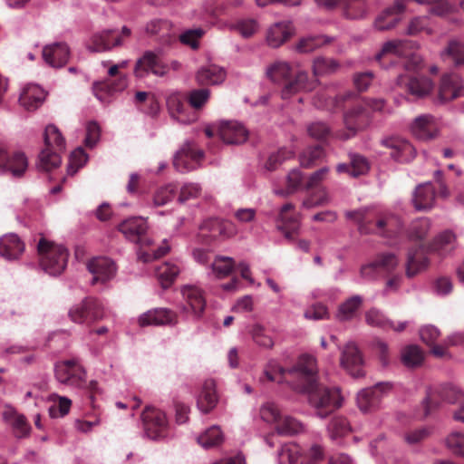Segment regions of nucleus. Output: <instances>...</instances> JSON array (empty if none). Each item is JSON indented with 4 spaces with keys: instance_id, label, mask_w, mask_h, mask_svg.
Listing matches in <instances>:
<instances>
[{
    "instance_id": "4d7b16f0",
    "label": "nucleus",
    "mask_w": 464,
    "mask_h": 464,
    "mask_svg": "<svg viewBox=\"0 0 464 464\" xmlns=\"http://www.w3.org/2000/svg\"><path fill=\"white\" fill-rule=\"evenodd\" d=\"M430 226V221L427 218L413 220L408 228V236L413 240H422L428 235Z\"/></svg>"
},
{
    "instance_id": "603ef678",
    "label": "nucleus",
    "mask_w": 464,
    "mask_h": 464,
    "mask_svg": "<svg viewBox=\"0 0 464 464\" xmlns=\"http://www.w3.org/2000/svg\"><path fill=\"white\" fill-rule=\"evenodd\" d=\"M60 151L52 150L51 149L44 148L39 154V160L37 167L45 171H50L61 164Z\"/></svg>"
},
{
    "instance_id": "338daca9",
    "label": "nucleus",
    "mask_w": 464,
    "mask_h": 464,
    "mask_svg": "<svg viewBox=\"0 0 464 464\" xmlns=\"http://www.w3.org/2000/svg\"><path fill=\"white\" fill-rule=\"evenodd\" d=\"M205 34V30L199 27L188 29L184 31L179 36V38L181 44L189 46L193 50H196L199 47V40L204 36Z\"/></svg>"
},
{
    "instance_id": "2eb2a0df",
    "label": "nucleus",
    "mask_w": 464,
    "mask_h": 464,
    "mask_svg": "<svg viewBox=\"0 0 464 464\" xmlns=\"http://www.w3.org/2000/svg\"><path fill=\"white\" fill-rule=\"evenodd\" d=\"M341 366L353 377L363 376V359L357 345L353 342H348L341 353Z\"/></svg>"
},
{
    "instance_id": "393cba45",
    "label": "nucleus",
    "mask_w": 464,
    "mask_h": 464,
    "mask_svg": "<svg viewBox=\"0 0 464 464\" xmlns=\"http://www.w3.org/2000/svg\"><path fill=\"white\" fill-rule=\"evenodd\" d=\"M436 188L432 182H425L416 187L412 195V203L416 210L427 211L435 205Z\"/></svg>"
},
{
    "instance_id": "4c0bfd02",
    "label": "nucleus",
    "mask_w": 464,
    "mask_h": 464,
    "mask_svg": "<svg viewBox=\"0 0 464 464\" xmlns=\"http://www.w3.org/2000/svg\"><path fill=\"white\" fill-rule=\"evenodd\" d=\"M412 47V43L409 41H388L382 45L380 53L376 55V59L381 60L382 57L389 55H394L396 57H406L411 54Z\"/></svg>"
},
{
    "instance_id": "a19ab883",
    "label": "nucleus",
    "mask_w": 464,
    "mask_h": 464,
    "mask_svg": "<svg viewBox=\"0 0 464 464\" xmlns=\"http://www.w3.org/2000/svg\"><path fill=\"white\" fill-rule=\"evenodd\" d=\"M304 177L303 172L298 169H293L286 176V185L285 188L275 190V194L281 197L292 195L298 190L304 189Z\"/></svg>"
},
{
    "instance_id": "2f4dec72",
    "label": "nucleus",
    "mask_w": 464,
    "mask_h": 464,
    "mask_svg": "<svg viewBox=\"0 0 464 464\" xmlns=\"http://www.w3.org/2000/svg\"><path fill=\"white\" fill-rule=\"evenodd\" d=\"M295 206L292 203H286L282 206L277 218V227L284 231L286 237H290L292 233H295L299 228V218L294 212Z\"/></svg>"
},
{
    "instance_id": "8fccbe9b",
    "label": "nucleus",
    "mask_w": 464,
    "mask_h": 464,
    "mask_svg": "<svg viewBox=\"0 0 464 464\" xmlns=\"http://www.w3.org/2000/svg\"><path fill=\"white\" fill-rule=\"evenodd\" d=\"M356 97V94L353 91H344L342 93L337 94L334 98H330L325 100L324 102H317L323 98V94L318 95L314 100V104L320 108H326L329 110H337L341 108L343 103L347 101L353 100Z\"/></svg>"
},
{
    "instance_id": "6e6552de",
    "label": "nucleus",
    "mask_w": 464,
    "mask_h": 464,
    "mask_svg": "<svg viewBox=\"0 0 464 464\" xmlns=\"http://www.w3.org/2000/svg\"><path fill=\"white\" fill-rule=\"evenodd\" d=\"M372 116L365 107L361 104L355 105L343 114L345 130L340 134L343 140L354 137L358 131L364 130L370 125Z\"/></svg>"
},
{
    "instance_id": "5701e85b",
    "label": "nucleus",
    "mask_w": 464,
    "mask_h": 464,
    "mask_svg": "<svg viewBox=\"0 0 464 464\" xmlns=\"http://www.w3.org/2000/svg\"><path fill=\"white\" fill-rule=\"evenodd\" d=\"M411 130L412 134L420 140H432L439 133L438 122L430 114H423L415 118Z\"/></svg>"
},
{
    "instance_id": "412c9836",
    "label": "nucleus",
    "mask_w": 464,
    "mask_h": 464,
    "mask_svg": "<svg viewBox=\"0 0 464 464\" xmlns=\"http://www.w3.org/2000/svg\"><path fill=\"white\" fill-rule=\"evenodd\" d=\"M140 326L147 325H173L178 322L177 314L169 308H154L140 315Z\"/></svg>"
},
{
    "instance_id": "7ed1b4c3",
    "label": "nucleus",
    "mask_w": 464,
    "mask_h": 464,
    "mask_svg": "<svg viewBox=\"0 0 464 464\" xmlns=\"http://www.w3.org/2000/svg\"><path fill=\"white\" fill-rule=\"evenodd\" d=\"M291 73V67L286 62H276L266 70L268 78L274 82H286L281 92L284 100L289 99L301 91L309 92L314 88L315 82L309 81L307 72L300 71L294 80H289Z\"/></svg>"
},
{
    "instance_id": "39448f33",
    "label": "nucleus",
    "mask_w": 464,
    "mask_h": 464,
    "mask_svg": "<svg viewBox=\"0 0 464 464\" xmlns=\"http://www.w3.org/2000/svg\"><path fill=\"white\" fill-rule=\"evenodd\" d=\"M68 316L75 324L90 326L104 318L105 308L99 299L89 296L74 304Z\"/></svg>"
},
{
    "instance_id": "6ab92c4d",
    "label": "nucleus",
    "mask_w": 464,
    "mask_h": 464,
    "mask_svg": "<svg viewBox=\"0 0 464 464\" xmlns=\"http://www.w3.org/2000/svg\"><path fill=\"white\" fill-rule=\"evenodd\" d=\"M218 131L220 139L226 144H241L248 137V131L245 126L236 121H220Z\"/></svg>"
},
{
    "instance_id": "72a5a7b5",
    "label": "nucleus",
    "mask_w": 464,
    "mask_h": 464,
    "mask_svg": "<svg viewBox=\"0 0 464 464\" xmlns=\"http://www.w3.org/2000/svg\"><path fill=\"white\" fill-rule=\"evenodd\" d=\"M226 77L225 69L212 63L201 66L196 73L197 82L202 85L220 84L226 80Z\"/></svg>"
},
{
    "instance_id": "ea45409f",
    "label": "nucleus",
    "mask_w": 464,
    "mask_h": 464,
    "mask_svg": "<svg viewBox=\"0 0 464 464\" xmlns=\"http://www.w3.org/2000/svg\"><path fill=\"white\" fill-rule=\"evenodd\" d=\"M127 85V77L122 75L115 81L108 80L102 82H96L93 86V90L95 96L101 102H105L106 98L101 92H106L108 95H113L116 92H122Z\"/></svg>"
},
{
    "instance_id": "aec40b11",
    "label": "nucleus",
    "mask_w": 464,
    "mask_h": 464,
    "mask_svg": "<svg viewBox=\"0 0 464 464\" xmlns=\"http://www.w3.org/2000/svg\"><path fill=\"white\" fill-rule=\"evenodd\" d=\"M382 144L390 149L391 157L398 162L411 161L416 154L414 147L406 140L398 137H390L382 140Z\"/></svg>"
},
{
    "instance_id": "20e7f679",
    "label": "nucleus",
    "mask_w": 464,
    "mask_h": 464,
    "mask_svg": "<svg viewBox=\"0 0 464 464\" xmlns=\"http://www.w3.org/2000/svg\"><path fill=\"white\" fill-rule=\"evenodd\" d=\"M40 266L50 276L62 274L67 266L69 253L62 245L54 244L45 238H41L37 244Z\"/></svg>"
},
{
    "instance_id": "4be33fe9",
    "label": "nucleus",
    "mask_w": 464,
    "mask_h": 464,
    "mask_svg": "<svg viewBox=\"0 0 464 464\" xmlns=\"http://www.w3.org/2000/svg\"><path fill=\"white\" fill-rule=\"evenodd\" d=\"M42 56L50 67L62 68L69 60L70 50L65 43H53L43 48Z\"/></svg>"
},
{
    "instance_id": "6e6d98bb",
    "label": "nucleus",
    "mask_w": 464,
    "mask_h": 464,
    "mask_svg": "<svg viewBox=\"0 0 464 464\" xmlns=\"http://www.w3.org/2000/svg\"><path fill=\"white\" fill-rule=\"evenodd\" d=\"M51 400L53 404L49 408V414L52 418H61L68 414L72 401L64 396L52 394Z\"/></svg>"
},
{
    "instance_id": "cd10ccee",
    "label": "nucleus",
    "mask_w": 464,
    "mask_h": 464,
    "mask_svg": "<svg viewBox=\"0 0 464 464\" xmlns=\"http://www.w3.org/2000/svg\"><path fill=\"white\" fill-rule=\"evenodd\" d=\"M24 248V242L16 234L9 233L0 237V256L7 261L18 259Z\"/></svg>"
},
{
    "instance_id": "a18cd8bd",
    "label": "nucleus",
    "mask_w": 464,
    "mask_h": 464,
    "mask_svg": "<svg viewBox=\"0 0 464 464\" xmlns=\"http://www.w3.org/2000/svg\"><path fill=\"white\" fill-rule=\"evenodd\" d=\"M180 267L176 263H164L156 269V276L158 277L161 286L168 288L178 276Z\"/></svg>"
},
{
    "instance_id": "ddd939ff",
    "label": "nucleus",
    "mask_w": 464,
    "mask_h": 464,
    "mask_svg": "<svg viewBox=\"0 0 464 464\" xmlns=\"http://www.w3.org/2000/svg\"><path fill=\"white\" fill-rule=\"evenodd\" d=\"M184 300L182 311L195 318H199L206 307V299L202 290L196 285H184L181 288Z\"/></svg>"
},
{
    "instance_id": "09e8293b",
    "label": "nucleus",
    "mask_w": 464,
    "mask_h": 464,
    "mask_svg": "<svg viewBox=\"0 0 464 464\" xmlns=\"http://www.w3.org/2000/svg\"><path fill=\"white\" fill-rule=\"evenodd\" d=\"M333 41L334 38L327 35L307 36L300 39L296 44V50L299 53H310L324 44L332 43Z\"/></svg>"
},
{
    "instance_id": "c9c22d12",
    "label": "nucleus",
    "mask_w": 464,
    "mask_h": 464,
    "mask_svg": "<svg viewBox=\"0 0 464 464\" xmlns=\"http://www.w3.org/2000/svg\"><path fill=\"white\" fill-rule=\"evenodd\" d=\"M218 401L215 382L213 380L205 381L197 398L198 410L203 413H208L217 406Z\"/></svg>"
},
{
    "instance_id": "13d9d810",
    "label": "nucleus",
    "mask_w": 464,
    "mask_h": 464,
    "mask_svg": "<svg viewBox=\"0 0 464 464\" xmlns=\"http://www.w3.org/2000/svg\"><path fill=\"white\" fill-rule=\"evenodd\" d=\"M330 198L327 188L320 187L316 191L312 192L302 202V207L306 209L314 208L316 207L324 206L329 203Z\"/></svg>"
},
{
    "instance_id": "bb28decb",
    "label": "nucleus",
    "mask_w": 464,
    "mask_h": 464,
    "mask_svg": "<svg viewBox=\"0 0 464 464\" xmlns=\"http://www.w3.org/2000/svg\"><path fill=\"white\" fill-rule=\"evenodd\" d=\"M44 90L37 84L29 83L25 85L19 96V103L27 111H35L45 100Z\"/></svg>"
},
{
    "instance_id": "9b49d317",
    "label": "nucleus",
    "mask_w": 464,
    "mask_h": 464,
    "mask_svg": "<svg viewBox=\"0 0 464 464\" xmlns=\"http://www.w3.org/2000/svg\"><path fill=\"white\" fill-rule=\"evenodd\" d=\"M87 268L92 276L90 280L92 285H105L114 278L117 271L115 263L103 256L91 259L87 264Z\"/></svg>"
},
{
    "instance_id": "dca6fc26",
    "label": "nucleus",
    "mask_w": 464,
    "mask_h": 464,
    "mask_svg": "<svg viewBox=\"0 0 464 464\" xmlns=\"http://www.w3.org/2000/svg\"><path fill=\"white\" fill-rule=\"evenodd\" d=\"M319 5L326 9H333L342 5L343 14L349 19H361L367 14L365 0H314Z\"/></svg>"
},
{
    "instance_id": "f257e3e1",
    "label": "nucleus",
    "mask_w": 464,
    "mask_h": 464,
    "mask_svg": "<svg viewBox=\"0 0 464 464\" xmlns=\"http://www.w3.org/2000/svg\"><path fill=\"white\" fill-rule=\"evenodd\" d=\"M264 373L269 381L285 382L294 391L307 393L309 404L320 419H325L342 406L343 397L338 388L316 384L317 366L313 355H301L295 366L290 369H285L277 361L270 360Z\"/></svg>"
},
{
    "instance_id": "7c9ffc66",
    "label": "nucleus",
    "mask_w": 464,
    "mask_h": 464,
    "mask_svg": "<svg viewBox=\"0 0 464 464\" xmlns=\"http://www.w3.org/2000/svg\"><path fill=\"white\" fill-rule=\"evenodd\" d=\"M294 27L289 21H281L272 24L266 32V44L273 48L283 44L293 34Z\"/></svg>"
},
{
    "instance_id": "9d476101",
    "label": "nucleus",
    "mask_w": 464,
    "mask_h": 464,
    "mask_svg": "<svg viewBox=\"0 0 464 464\" xmlns=\"http://www.w3.org/2000/svg\"><path fill=\"white\" fill-rule=\"evenodd\" d=\"M437 398L449 403H456L463 398V392L454 384H442L430 390L423 400L425 415H429L431 409L437 406Z\"/></svg>"
},
{
    "instance_id": "0e129e2a",
    "label": "nucleus",
    "mask_w": 464,
    "mask_h": 464,
    "mask_svg": "<svg viewBox=\"0 0 464 464\" xmlns=\"http://www.w3.org/2000/svg\"><path fill=\"white\" fill-rule=\"evenodd\" d=\"M445 444L454 455L464 459V433L451 432L445 439Z\"/></svg>"
},
{
    "instance_id": "bf43d9fd",
    "label": "nucleus",
    "mask_w": 464,
    "mask_h": 464,
    "mask_svg": "<svg viewBox=\"0 0 464 464\" xmlns=\"http://www.w3.org/2000/svg\"><path fill=\"white\" fill-rule=\"evenodd\" d=\"M423 361V353L418 345H408L401 351V362L407 367H415Z\"/></svg>"
},
{
    "instance_id": "f3484780",
    "label": "nucleus",
    "mask_w": 464,
    "mask_h": 464,
    "mask_svg": "<svg viewBox=\"0 0 464 464\" xmlns=\"http://www.w3.org/2000/svg\"><path fill=\"white\" fill-rule=\"evenodd\" d=\"M462 96H464V84L461 78L454 72L443 74L439 87L440 102H446Z\"/></svg>"
},
{
    "instance_id": "79ce46f5",
    "label": "nucleus",
    "mask_w": 464,
    "mask_h": 464,
    "mask_svg": "<svg viewBox=\"0 0 464 464\" xmlns=\"http://www.w3.org/2000/svg\"><path fill=\"white\" fill-rule=\"evenodd\" d=\"M456 245V236L450 230L443 231L439 234L430 246L431 252H435L440 256L450 252Z\"/></svg>"
},
{
    "instance_id": "de8ad7c7",
    "label": "nucleus",
    "mask_w": 464,
    "mask_h": 464,
    "mask_svg": "<svg viewBox=\"0 0 464 464\" xmlns=\"http://www.w3.org/2000/svg\"><path fill=\"white\" fill-rule=\"evenodd\" d=\"M223 433L220 428L213 425L202 432L197 440L204 449H210L220 445L223 441Z\"/></svg>"
},
{
    "instance_id": "774afa93",
    "label": "nucleus",
    "mask_w": 464,
    "mask_h": 464,
    "mask_svg": "<svg viewBox=\"0 0 464 464\" xmlns=\"http://www.w3.org/2000/svg\"><path fill=\"white\" fill-rule=\"evenodd\" d=\"M294 156V151L289 149L282 148L278 150L276 152H274L269 155L265 168L273 171L277 169V167L282 164L285 160L291 159Z\"/></svg>"
},
{
    "instance_id": "e2e57ef3",
    "label": "nucleus",
    "mask_w": 464,
    "mask_h": 464,
    "mask_svg": "<svg viewBox=\"0 0 464 464\" xmlns=\"http://www.w3.org/2000/svg\"><path fill=\"white\" fill-rule=\"evenodd\" d=\"M380 399L375 396L374 391H372L371 388L363 389L357 394V404L363 412L376 407Z\"/></svg>"
},
{
    "instance_id": "e433bc0d",
    "label": "nucleus",
    "mask_w": 464,
    "mask_h": 464,
    "mask_svg": "<svg viewBox=\"0 0 464 464\" xmlns=\"http://www.w3.org/2000/svg\"><path fill=\"white\" fill-rule=\"evenodd\" d=\"M363 299L359 295H354L341 303L335 313V318L339 322L352 321L357 315L362 304Z\"/></svg>"
},
{
    "instance_id": "c756f323",
    "label": "nucleus",
    "mask_w": 464,
    "mask_h": 464,
    "mask_svg": "<svg viewBox=\"0 0 464 464\" xmlns=\"http://www.w3.org/2000/svg\"><path fill=\"white\" fill-rule=\"evenodd\" d=\"M440 57L449 65L464 67V43L459 39H450L440 51Z\"/></svg>"
},
{
    "instance_id": "680f3d73",
    "label": "nucleus",
    "mask_w": 464,
    "mask_h": 464,
    "mask_svg": "<svg viewBox=\"0 0 464 464\" xmlns=\"http://www.w3.org/2000/svg\"><path fill=\"white\" fill-rule=\"evenodd\" d=\"M339 64L331 58L317 57L314 60L313 72L315 76L334 72Z\"/></svg>"
},
{
    "instance_id": "f03ea898",
    "label": "nucleus",
    "mask_w": 464,
    "mask_h": 464,
    "mask_svg": "<svg viewBox=\"0 0 464 464\" xmlns=\"http://www.w3.org/2000/svg\"><path fill=\"white\" fill-rule=\"evenodd\" d=\"M345 217L353 220L362 234L376 233L392 237L401 227V220L389 211L376 208H363L345 212Z\"/></svg>"
},
{
    "instance_id": "1a4fd4ad",
    "label": "nucleus",
    "mask_w": 464,
    "mask_h": 464,
    "mask_svg": "<svg viewBox=\"0 0 464 464\" xmlns=\"http://www.w3.org/2000/svg\"><path fill=\"white\" fill-rule=\"evenodd\" d=\"M203 157L202 150L194 142L187 141L174 155L173 165L180 172L191 171L198 168Z\"/></svg>"
},
{
    "instance_id": "4468645a",
    "label": "nucleus",
    "mask_w": 464,
    "mask_h": 464,
    "mask_svg": "<svg viewBox=\"0 0 464 464\" xmlns=\"http://www.w3.org/2000/svg\"><path fill=\"white\" fill-rule=\"evenodd\" d=\"M169 71L168 64L164 63L161 58L152 51H146L143 55L137 60L134 72L137 77L142 78L148 73L162 77Z\"/></svg>"
},
{
    "instance_id": "f8f14e48",
    "label": "nucleus",
    "mask_w": 464,
    "mask_h": 464,
    "mask_svg": "<svg viewBox=\"0 0 464 464\" xmlns=\"http://www.w3.org/2000/svg\"><path fill=\"white\" fill-rule=\"evenodd\" d=\"M27 167V158L23 152L16 151L9 155L5 147L0 144V174H11L19 178L24 175Z\"/></svg>"
},
{
    "instance_id": "49530a36",
    "label": "nucleus",
    "mask_w": 464,
    "mask_h": 464,
    "mask_svg": "<svg viewBox=\"0 0 464 464\" xmlns=\"http://www.w3.org/2000/svg\"><path fill=\"white\" fill-rule=\"evenodd\" d=\"M235 267V260L230 256H217L210 265V269L216 278L227 277Z\"/></svg>"
},
{
    "instance_id": "3c124183",
    "label": "nucleus",
    "mask_w": 464,
    "mask_h": 464,
    "mask_svg": "<svg viewBox=\"0 0 464 464\" xmlns=\"http://www.w3.org/2000/svg\"><path fill=\"white\" fill-rule=\"evenodd\" d=\"M229 30L237 31L243 37L249 38L259 30V24L256 19H242L237 23L224 24Z\"/></svg>"
},
{
    "instance_id": "423d86ee",
    "label": "nucleus",
    "mask_w": 464,
    "mask_h": 464,
    "mask_svg": "<svg viewBox=\"0 0 464 464\" xmlns=\"http://www.w3.org/2000/svg\"><path fill=\"white\" fill-rule=\"evenodd\" d=\"M145 435L152 440H162L169 435V424L161 410L147 406L141 414Z\"/></svg>"
},
{
    "instance_id": "052dcab7",
    "label": "nucleus",
    "mask_w": 464,
    "mask_h": 464,
    "mask_svg": "<svg viewBox=\"0 0 464 464\" xmlns=\"http://www.w3.org/2000/svg\"><path fill=\"white\" fill-rule=\"evenodd\" d=\"M351 430L348 420L343 417H334L327 426V431L331 440L345 436Z\"/></svg>"
},
{
    "instance_id": "f704fd0d",
    "label": "nucleus",
    "mask_w": 464,
    "mask_h": 464,
    "mask_svg": "<svg viewBox=\"0 0 464 464\" xmlns=\"http://www.w3.org/2000/svg\"><path fill=\"white\" fill-rule=\"evenodd\" d=\"M4 420L11 425L16 438L22 439L29 435L31 427L24 415L18 413L13 407L6 406L3 411Z\"/></svg>"
},
{
    "instance_id": "b1692460",
    "label": "nucleus",
    "mask_w": 464,
    "mask_h": 464,
    "mask_svg": "<svg viewBox=\"0 0 464 464\" xmlns=\"http://www.w3.org/2000/svg\"><path fill=\"white\" fill-rule=\"evenodd\" d=\"M118 229L129 241L141 244L142 237L148 230V223L141 217H132L119 224Z\"/></svg>"
},
{
    "instance_id": "0eeeda50",
    "label": "nucleus",
    "mask_w": 464,
    "mask_h": 464,
    "mask_svg": "<svg viewBox=\"0 0 464 464\" xmlns=\"http://www.w3.org/2000/svg\"><path fill=\"white\" fill-rule=\"evenodd\" d=\"M55 377L60 383L72 388H82L86 383V371L78 359H71L55 364Z\"/></svg>"
},
{
    "instance_id": "c85d7f7f",
    "label": "nucleus",
    "mask_w": 464,
    "mask_h": 464,
    "mask_svg": "<svg viewBox=\"0 0 464 464\" xmlns=\"http://www.w3.org/2000/svg\"><path fill=\"white\" fill-rule=\"evenodd\" d=\"M429 266L426 251L422 246L412 247L407 253L406 276L411 278L424 271Z\"/></svg>"
},
{
    "instance_id": "a211bd4d",
    "label": "nucleus",
    "mask_w": 464,
    "mask_h": 464,
    "mask_svg": "<svg viewBox=\"0 0 464 464\" xmlns=\"http://www.w3.org/2000/svg\"><path fill=\"white\" fill-rule=\"evenodd\" d=\"M396 84L404 88L410 94L417 98H423L429 95L434 87L432 81L425 76L408 77L406 75H399Z\"/></svg>"
},
{
    "instance_id": "58836bf2",
    "label": "nucleus",
    "mask_w": 464,
    "mask_h": 464,
    "mask_svg": "<svg viewBox=\"0 0 464 464\" xmlns=\"http://www.w3.org/2000/svg\"><path fill=\"white\" fill-rule=\"evenodd\" d=\"M278 464H303V454L299 445L293 442L283 444L277 451Z\"/></svg>"
},
{
    "instance_id": "864d4df0",
    "label": "nucleus",
    "mask_w": 464,
    "mask_h": 464,
    "mask_svg": "<svg viewBox=\"0 0 464 464\" xmlns=\"http://www.w3.org/2000/svg\"><path fill=\"white\" fill-rule=\"evenodd\" d=\"M324 157V151L320 145L309 147L300 154V165L303 168L310 169L314 167L317 163V161H319Z\"/></svg>"
},
{
    "instance_id": "a878e982",
    "label": "nucleus",
    "mask_w": 464,
    "mask_h": 464,
    "mask_svg": "<svg viewBox=\"0 0 464 464\" xmlns=\"http://www.w3.org/2000/svg\"><path fill=\"white\" fill-rule=\"evenodd\" d=\"M114 30H102L93 34L87 41L86 47L91 52L101 53L122 44L121 37L112 36Z\"/></svg>"
},
{
    "instance_id": "5fc2aeb1",
    "label": "nucleus",
    "mask_w": 464,
    "mask_h": 464,
    "mask_svg": "<svg viewBox=\"0 0 464 464\" xmlns=\"http://www.w3.org/2000/svg\"><path fill=\"white\" fill-rule=\"evenodd\" d=\"M178 190L175 184L169 183L160 187L153 194L152 205L154 207H161L170 202Z\"/></svg>"
},
{
    "instance_id": "473e14b6",
    "label": "nucleus",
    "mask_w": 464,
    "mask_h": 464,
    "mask_svg": "<svg viewBox=\"0 0 464 464\" xmlns=\"http://www.w3.org/2000/svg\"><path fill=\"white\" fill-rule=\"evenodd\" d=\"M145 32L150 36H157L163 44H170L175 39L172 24L166 19H151L146 24Z\"/></svg>"
},
{
    "instance_id": "37998d69",
    "label": "nucleus",
    "mask_w": 464,
    "mask_h": 464,
    "mask_svg": "<svg viewBox=\"0 0 464 464\" xmlns=\"http://www.w3.org/2000/svg\"><path fill=\"white\" fill-rule=\"evenodd\" d=\"M305 430V426L299 420L289 416H282L277 425H276V430L277 434L282 436H294L303 433Z\"/></svg>"
},
{
    "instance_id": "69168bd1",
    "label": "nucleus",
    "mask_w": 464,
    "mask_h": 464,
    "mask_svg": "<svg viewBox=\"0 0 464 464\" xmlns=\"http://www.w3.org/2000/svg\"><path fill=\"white\" fill-rule=\"evenodd\" d=\"M88 160V155L83 149L77 148L70 156L67 166V173L70 176L74 175L81 168H82Z\"/></svg>"
},
{
    "instance_id": "c03bdc74",
    "label": "nucleus",
    "mask_w": 464,
    "mask_h": 464,
    "mask_svg": "<svg viewBox=\"0 0 464 464\" xmlns=\"http://www.w3.org/2000/svg\"><path fill=\"white\" fill-rule=\"evenodd\" d=\"M44 139L45 148L54 151H63L65 150V140L55 125L49 124L45 127Z\"/></svg>"
}]
</instances>
